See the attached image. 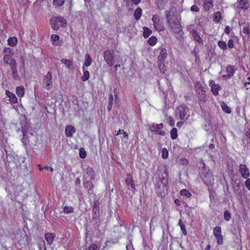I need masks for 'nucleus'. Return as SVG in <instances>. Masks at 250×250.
<instances>
[{
  "label": "nucleus",
  "instance_id": "423d86ee",
  "mask_svg": "<svg viewBox=\"0 0 250 250\" xmlns=\"http://www.w3.org/2000/svg\"><path fill=\"white\" fill-rule=\"evenodd\" d=\"M148 127L150 131L154 132L155 134L163 136L165 135V132L162 130L164 127L163 124H152L149 125Z\"/></svg>",
  "mask_w": 250,
  "mask_h": 250
},
{
  "label": "nucleus",
  "instance_id": "aec40b11",
  "mask_svg": "<svg viewBox=\"0 0 250 250\" xmlns=\"http://www.w3.org/2000/svg\"><path fill=\"white\" fill-rule=\"evenodd\" d=\"M12 71L13 77L14 80L19 81L21 80V77L18 74L17 64L10 67Z\"/></svg>",
  "mask_w": 250,
  "mask_h": 250
},
{
  "label": "nucleus",
  "instance_id": "0e129e2a",
  "mask_svg": "<svg viewBox=\"0 0 250 250\" xmlns=\"http://www.w3.org/2000/svg\"><path fill=\"white\" fill-rule=\"evenodd\" d=\"M126 250H132V245L130 243H129L126 246Z\"/></svg>",
  "mask_w": 250,
  "mask_h": 250
},
{
  "label": "nucleus",
  "instance_id": "a19ab883",
  "mask_svg": "<svg viewBox=\"0 0 250 250\" xmlns=\"http://www.w3.org/2000/svg\"><path fill=\"white\" fill-rule=\"evenodd\" d=\"M74 209L72 207L65 206L63 208V212L65 214H69L73 212Z\"/></svg>",
  "mask_w": 250,
  "mask_h": 250
},
{
  "label": "nucleus",
  "instance_id": "338daca9",
  "mask_svg": "<svg viewBox=\"0 0 250 250\" xmlns=\"http://www.w3.org/2000/svg\"><path fill=\"white\" fill-rule=\"evenodd\" d=\"M183 125V122L182 121H179L177 123V126L178 127H181Z\"/></svg>",
  "mask_w": 250,
  "mask_h": 250
},
{
  "label": "nucleus",
  "instance_id": "c756f323",
  "mask_svg": "<svg viewBox=\"0 0 250 250\" xmlns=\"http://www.w3.org/2000/svg\"><path fill=\"white\" fill-rule=\"evenodd\" d=\"M240 8L246 9L248 8V2L247 0H240L239 2Z\"/></svg>",
  "mask_w": 250,
  "mask_h": 250
},
{
  "label": "nucleus",
  "instance_id": "79ce46f5",
  "mask_svg": "<svg viewBox=\"0 0 250 250\" xmlns=\"http://www.w3.org/2000/svg\"><path fill=\"white\" fill-rule=\"evenodd\" d=\"M64 0H54L53 4L57 7L61 6L64 4Z\"/></svg>",
  "mask_w": 250,
  "mask_h": 250
},
{
  "label": "nucleus",
  "instance_id": "0eeeda50",
  "mask_svg": "<svg viewBox=\"0 0 250 250\" xmlns=\"http://www.w3.org/2000/svg\"><path fill=\"white\" fill-rule=\"evenodd\" d=\"M43 84L44 88L47 90H50L52 86V76L50 72L44 76Z\"/></svg>",
  "mask_w": 250,
  "mask_h": 250
},
{
  "label": "nucleus",
  "instance_id": "c85d7f7f",
  "mask_svg": "<svg viewBox=\"0 0 250 250\" xmlns=\"http://www.w3.org/2000/svg\"><path fill=\"white\" fill-rule=\"evenodd\" d=\"M20 62L21 63V65L20 67V69H21V70H23L21 73L22 75H24V74H25V62H24V60L23 57L21 56L20 57Z\"/></svg>",
  "mask_w": 250,
  "mask_h": 250
},
{
  "label": "nucleus",
  "instance_id": "f03ea898",
  "mask_svg": "<svg viewBox=\"0 0 250 250\" xmlns=\"http://www.w3.org/2000/svg\"><path fill=\"white\" fill-rule=\"evenodd\" d=\"M189 109L185 104H181L178 106L175 111V116L181 120L187 119L189 116Z\"/></svg>",
  "mask_w": 250,
  "mask_h": 250
},
{
  "label": "nucleus",
  "instance_id": "de8ad7c7",
  "mask_svg": "<svg viewBox=\"0 0 250 250\" xmlns=\"http://www.w3.org/2000/svg\"><path fill=\"white\" fill-rule=\"evenodd\" d=\"M224 217L225 220L229 221L231 218V214L228 210L225 211L224 213Z\"/></svg>",
  "mask_w": 250,
  "mask_h": 250
},
{
  "label": "nucleus",
  "instance_id": "a18cd8bd",
  "mask_svg": "<svg viewBox=\"0 0 250 250\" xmlns=\"http://www.w3.org/2000/svg\"><path fill=\"white\" fill-rule=\"evenodd\" d=\"M218 45L219 47L223 49V50H226L227 48V46L226 42L224 41H220L218 42Z\"/></svg>",
  "mask_w": 250,
  "mask_h": 250
},
{
  "label": "nucleus",
  "instance_id": "6ab92c4d",
  "mask_svg": "<svg viewBox=\"0 0 250 250\" xmlns=\"http://www.w3.org/2000/svg\"><path fill=\"white\" fill-rule=\"evenodd\" d=\"M167 56V49L165 48H162L161 49L158 59L160 62H162L166 59Z\"/></svg>",
  "mask_w": 250,
  "mask_h": 250
},
{
  "label": "nucleus",
  "instance_id": "72a5a7b5",
  "mask_svg": "<svg viewBox=\"0 0 250 250\" xmlns=\"http://www.w3.org/2000/svg\"><path fill=\"white\" fill-rule=\"evenodd\" d=\"M165 14L166 17V20L167 21V22H169L171 21H172L173 19V16L171 14V12L170 11L167 10L165 12Z\"/></svg>",
  "mask_w": 250,
  "mask_h": 250
},
{
  "label": "nucleus",
  "instance_id": "20e7f679",
  "mask_svg": "<svg viewBox=\"0 0 250 250\" xmlns=\"http://www.w3.org/2000/svg\"><path fill=\"white\" fill-rule=\"evenodd\" d=\"M152 21L154 27L158 32L163 31L165 29L163 22L159 16L153 15L152 18Z\"/></svg>",
  "mask_w": 250,
  "mask_h": 250
},
{
  "label": "nucleus",
  "instance_id": "8fccbe9b",
  "mask_svg": "<svg viewBox=\"0 0 250 250\" xmlns=\"http://www.w3.org/2000/svg\"><path fill=\"white\" fill-rule=\"evenodd\" d=\"M11 49L10 48H6L4 49V55H11Z\"/></svg>",
  "mask_w": 250,
  "mask_h": 250
},
{
  "label": "nucleus",
  "instance_id": "393cba45",
  "mask_svg": "<svg viewBox=\"0 0 250 250\" xmlns=\"http://www.w3.org/2000/svg\"><path fill=\"white\" fill-rule=\"evenodd\" d=\"M59 36L56 34H53L51 37V41L53 45L57 46L59 44Z\"/></svg>",
  "mask_w": 250,
  "mask_h": 250
},
{
  "label": "nucleus",
  "instance_id": "603ef678",
  "mask_svg": "<svg viewBox=\"0 0 250 250\" xmlns=\"http://www.w3.org/2000/svg\"><path fill=\"white\" fill-rule=\"evenodd\" d=\"M168 122L169 123V125L171 126H172L174 125V124H175V122H174V119H173L172 117H169L168 118Z\"/></svg>",
  "mask_w": 250,
  "mask_h": 250
},
{
  "label": "nucleus",
  "instance_id": "774afa93",
  "mask_svg": "<svg viewBox=\"0 0 250 250\" xmlns=\"http://www.w3.org/2000/svg\"><path fill=\"white\" fill-rule=\"evenodd\" d=\"M132 1L135 4H138L140 2L141 0H132Z\"/></svg>",
  "mask_w": 250,
  "mask_h": 250
},
{
  "label": "nucleus",
  "instance_id": "473e14b6",
  "mask_svg": "<svg viewBox=\"0 0 250 250\" xmlns=\"http://www.w3.org/2000/svg\"><path fill=\"white\" fill-rule=\"evenodd\" d=\"M143 36L145 38L148 37L149 35L152 33V31L148 27H144L143 28Z\"/></svg>",
  "mask_w": 250,
  "mask_h": 250
},
{
  "label": "nucleus",
  "instance_id": "2f4dec72",
  "mask_svg": "<svg viewBox=\"0 0 250 250\" xmlns=\"http://www.w3.org/2000/svg\"><path fill=\"white\" fill-rule=\"evenodd\" d=\"M83 76L82 77L83 81H86L89 78V73L88 71L85 70L84 66L83 67Z\"/></svg>",
  "mask_w": 250,
  "mask_h": 250
},
{
  "label": "nucleus",
  "instance_id": "3c124183",
  "mask_svg": "<svg viewBox=\"0 0 250 250\" xmlns=\"http://www.w3.org/2000/svg\"><path fill=\"white\" fill-rule=\"evenodd\" d=\"M159 69L161 72L164 73L165 71V66L163 63H160L159 65Z\"/></svg>",
  "mask_w": 250,
  "mask_h": 250
},
{
  "label": "nucleus",
  "instance_id": "f8f14e48",
  "mask_svg": "<svg viewBox=\"0 0 250 250\" xmlns=\"http://www.w3.org/2000/svg\"><path fill=\"white\" fill-rule=\"evenodd\" d=\"M209 85L211 87V90L213 94L217 96L218 92L221 89L220 86L218 84L215 83L214 81L211 80L209 82Z\"/></svg>",
  "mask_w": 250,
  "mask_h": 250
},
{
  "label": "nucleus",
  "instance_id": "49530a36",
  "mask_svg": "<svg viewBox=\"0 0 250 250\" xmlns=\"http://www.w3.org/2000/svg\"><path fill=\"white\" fill-rule=\"evenodd\" d=\"M168 156V152L167 148H163L162 150V157L166 159L167 158Z\"/></svg>",
  "mask_w": 250,
  "mask_h": 250
},
{
  "label": "nucleus",
  "instance_id": "b1692460",
  "mask_svg": "<svg viewBox=\"0 0 250 250\" xmlns=\"http://www.w3.org/2000/svg\"><path fill=\"white\" fill-rule=\"evenodd\" d=\"M84 172L86 174L90 177L91 179H93L94 177V171L93 169L88 167L86 166L85 168H84Z\"/></svg>",
  "mask_w": 250,
  "mask_h": 250
},
{
  "label": "nucleus",
  "instance_id": "9d476101",
  "mask_svg": "<svg viewBox=\"0 0 250 250\" xmlns=\"http://www.w3.org/2000/svg\"><path fill=\"white\" fill-rule=\"evenodd\" d=\"M213 235L215 237L218 245H222L223 243V237L221 234V229L220 227H216L213 229Z\"/></svg>",
  "mask_w": 250,
  "mask_h": 250
},
{
  "label": "nucleus",
  "instance_id": "052dcab7",
  "mask_svg": "<svg viewBox=\"0 0 250 250\" xmlns=\"http://www.w3.org/2000/svg\"><path fill=\"white\" fill-rule=\"evenodd\" d=\"M98 248L96 244H92L88 248V250H96Z\"/></svg>",
  "mask_w": 250,
  "mask_h": 250
},
{
  "label": "nucleus",
  "instance_id": "6e6552de",
  "mask_svg": "<svg viewBox=\"0 0 250 250\" xmlns=\"http://www.w3.org/2000/svg\"><path fill=\"white\" fill-rule=\"evenodd\" d=\"M188 30L189 31L190 34L191 35L194 41L198 42L199 43L203 44V41L198 33H197L196 30L195 29L194 25H191L189 26L188 28Z\"/></svg>",
  "mask_w": 250,
  "mask_h": 250
},
{
  "label": "nucleus",
  "instance_id": "7c9ffc66",
  "mask_svg": "<svg viewBox=\"0 0 250 250\" xmlns=\"http://www.w3.org/2000/svg\"><path fill=\"white\" fill-rule=\"evenodd\" d=\"M198 98L201 101H205L206 100V91L203 90V88L201 87V92L199 93Z\"/></svg>",
  "mask_w": 250,
  "mask_h": 250
},
{
  "label": "nucleus",
  "instance_id": "5701e85b",
  "mask_svg": "<svg viewBox=\"0 0 250 250\" xmlns=\"http://www.w3.org/2000/svg\"><path fill=\"white\" fill-rule=\"evenodd\" d=\"M212 6V0H204V8L205 11H208Z\"/></svg>",
  "mask_w": 250,
  "mask_h": 250
},
{
  "label": "nucleus",
  "instance_id": "4d7b16f0",
  "mask_svg": "<svg viewBox=\"0 0 250 250\" xmlns=\"http://www.w3.org/2000/svg\"><path fill=\"white\" fill-rule=\"evenodd\" d=\"M85 188L87 189H88L89 190L92 188H93V185L91 183H86L84 186Z\"/></svg>",
  "mask_w": 250,
  "mask_h": 250
},
{
  "label": "nucleus",
  "instance_id": "1a4fd4ad",
  "mask_svg": "<svg viewBox=\"0 0 250 250\" xmlns=\"http://www.w3.org/2000/svg\"><path fill=\"white\" fill-rule=\"evenodd\" d=\"M104 59L109 66H112L114 63V52L111 50H107L104 53Z\"/></svg>",
  "mask_w": 250,
  "mask_h": 250
},
{
  "label": "nucleus",
  "instance_id": "7ed1b4c3",
  "mask_svg": "<svg viewBox=\"0 0 250 250\" xmlns=\"http://www.w3.org/2000/svg\"><path fill=\"white\" fill-rule=\"evenodd\" d=\"M167 23L173 33L178 35L179 36L178 37V38L183 37V32L182 30L181 26L178 21L173 20Z\"/></svg>",
  "mask_w": 250,
  "mask_h": 250
},
{
  "label": "nucleus",
  "instance_id": "2eb2a0df",
  "mask_svg": "<svg viewBox=\"0 0 250 250\" xmlns=\"http://www.w3.org/2000/svg\"><path fill=\"white\" fill-rule=\"evenodd\" d=\"M5 94L6 96L9 98L8 100L11 104H14L17 103V98L14 93L10 92L8 90H5Z\"/></svg>",
  "mask_w": 250,
  "mask_h": 250
},
{
  "label": "nucleus",
  "instance_id": "680f3d73",
  "mask_svg": "<svg viewBox=\"0 0 250 250\" xmlns=\"http://www.w3.org/2000/svg\"><path fill=\"white\" fill-rule=\"evenodd\" d=\"M180 228H181V230L182 231L183 234L186 235L187 231L186 230V229H185V227L184 225H182Z\"/></svg>",
  "mask_w": 250,
  "mask_h": 250
},
{
  "label": "nucleus",
  "instance_id": "bf43d9fd",
  "mask_svg": "<svg viewBox=\"0 0 250 250\" xmlns=\"http://www.w3.org/2000/svg\"><path fill=\"white\" fill-rule=\"evenodd\" d=\"M196 89H200L201 91V87L203 88V90H205V88L202 86V84L199 83H197L195 85Z\"/></svg>",
  "mask_w": 250,
  "mask_h": 250
},
{
  "label": "nucleus",
  "instance_id": "69168bd1",
  "mask_svg": "<svg viewBox=\"0 0 250 250\" xmlns=\"http://www.w3.org/2000/svg\"><path fill=\"white\" fill-rule=\"evenodd\" d=\"M246 137H248L250 140V127L249 130L246 132Z\"/></svg>",
  "mask_w": 250,
  "mask_h": 250
},
{
  "label": "nucleus",
  "instance_id": "f704fd0d",
  "mask_svg": "<svg viewBox=\"0 0 250 250\" xmlns=\"http://www.w3.org/2000/svg\"><path fill=\"white\" fill-rule=\"evenodd\" d=\"M91 62L92 60L90 55L88 54H86L85 56L84 65L87 67L89 66V65H90Z\"/></svg>",
  "mask_w": 250,
  "mask_h": 250
},
{
  "label": "nucleus",
  "instance_id": "13d9d810",
  "mask_svg": "<svg viewBox=\"0 0 250 250\" xmlns=\"http://www.w3.org/2000/svg\"><path fill=\"white\" fill-rule=\"evenodd\" d=\"M113 100V97L112 95H111L110 96L109 99V106H110L108 107L109 109H110L111 108Z\"/></svg>",
  "mask_w": 250,
  "mask_h": 250
},
{
  "label": "nucleus",
  "instance_id": "f3484780",
  "mask_svg": "<svg viewBox=\"0 0 250 250\" xmlns=\"http://www.w3.org/2000/svg\"><path fill=\"white\" fill-rule=\"evenodd\" d=\"M125 182L128 187V189H131L133 190H135V185L132 180L131 176L129 174H127L125 179Z\"/></svg>",
  "mask_w": 250,
  "mask_h": 250
},
{
  "label": "nucleus",
  "instance_id": "e2e57ef3",
  "mask_svg": "<svg viewBox=\"0 0 250 250\" xmlns=\"http://www.w3.org/2000/svg\"><path fill=\"white\" fill-rule=\"evenodd\" d=\"M230 30H231L230 27L229 26H227L226 27V28L225 29V32L226 34H229V33Z\"/></svg>",
  "mask_w": 250,
  "mask_h": 250
},
{
  "label": "nucleus",
  "instance_id": "a211bd4d",
  "mask_svg": "<svg viewBox=\"0 0 250 250\" xmlns=\"http://www.w3.org/2000/svg\"><path fill=\"white\" fill-rule=\"evenodd\" d=\"M168 3V0H156V4L158 9L162 10L165 8Z\"/></svg>",
  "mask_w": 250,
  "mask_h": 250
},
{
  "label": "nucleus",
  "instance_id": "ddd939ff",
  "mask_svg": "<svg viewBox=\"0 0 250 250\" xmlns=\"http://www.w3.org/2000/svg\"><path fill=\"white\" fill-rule=\"evenodd\" d=\"M3 61L5 63L9 64L10 67L17 64L16 60L12 58L11 55H4Z\"/></svg>",
  "mask_w": 250,
  "mask_h": 250
},
{
  "label": "nucleus",
  "instance_id": "ea45409f",
  "mask_svg": "<svg viewBox=\"0 0 250 250\" xmlns=\"http://www.w3.org/2000/svg\"><path fill=\"white\" fill-rule=\"evenodd\" d=\"M180 194L186 197H190L191 196V193L186 189H182L180 191Z\"/></svg>",
  "mask_w": 250,
  "mask_h": 250
},
{
  "label": "nucleus",
  "instance_id": "9b49d317",
  "mask_svg": "<svg viewBox=\"0 0 250 250\" xmlns=\"http://www.w3.org/2000/svg\"><path fill=\"white\" fill-rule=\"evenodd\" d=\"M239 171L242 177L244 178L247 179L249 177L250 172L246 165L244 164L240 165Z\"/></svg>",
  "mask_w": 250,
  "mask_h": 250
},
{
  "label": "nucleus",
  "instance_id": "09e8293b",
  "mask_svg": "<svg viewBox=\"0 0 250 250\" xmlns=\"http://www.w3.org/2000/svg\"><path fill=\"white\" fill-rule=\"evenodd\" d=\"M80 157L81 158L84 159L86 157V152L83 148H81L79 153Z\"/></svg>",
  "mask_w": 250,
  "mask_h": 250
},
{
  "label": "nucleus",
  "instance_id": "c03bdc74",
  "mask_svg": "<svg viewBox=\"0 0 250 250\" xmlns=\"http://www.w3.org/2000/svg\"><path fill=\"white\" fill-rule=\"evenodd\" d=\"M171 138L174 140L177 137V130L176 128H173L170 131Z\"/></svg>",
  "mask_w": 250,
  "mask_h": 250
},
{
  "label": "nucleus",
  "instance_id": "a878e982",
  "mask_svg": "<svg viewBox=\"0 0 250 250\" xmlns=\"http://www.w3.org/2000/svg\"><path fill=\"white\" fill-rule=\"evenodd\" d=\"M16 92L19 97H22L24 95V88L23 86H18L16 88Z\"/></svg>",
  "mask_w": 250,
  "mask_h": 250
},
{
  "label": "nucleus",
  "instance_id": "cd10ccee",
  "mask_svg": "<svg viewBox=\"0 0 250 250\" xmlns=\"http://www.w3.org/2000/svg\"><path fill=\"white\" fill-rule=\"evenodd\" d=\"M157 42V38L155 36H151L147 41V43L151 46H154L156 44Z\"/></svg>",
  "mask_w": 250,
  "mask_h": 250
},
{
  "label": "nucleus",
  "instance_id": "f257e3e1",
  "mask_svg": "<svg viewBox=\"0 0 250 250\" xmlns=\"http://www.w3.org/2000/svg\"><path fill=\"white\" fill-rule=\"evenodd\" d=\"M52 28L55 30H58L60 26L64 27L66 25V21L62 17H54L50 20Z\"/></svg>",
  "mask_w": 250,
  "mask_h": 250
},
{
  "label": "nucleus",
  "instance_id": "c9c22d12",
  "mask_svg": "<svg viewBox=\"0 0 250 250\" xmlns=\"http://www.w3.org/2000/svg\"><path fill=\"white\" fill-rule=\"evenodd\" d=\"M142 15V9L140 8H137L134 12V17L136 20H138Z\"/></svg>",
  "mask_w": 250,
  "mask_h": 250
},
{
  "label": "nucleus",
  "instance_id": "6e6d98bb",
  "mask_svg": "<svg viewBox=\"0 0 250 250\" xmlns=\"http://www.w3.org/2000/svg\"><path fill=\"white\" fill-rule=\"evenodd\" d=\"M190 10L193 12H198L199 8L196 5H193L191 7Z\"/></svg>",
  "mask_w": 250,
  "mask_h": 250
},
{
  "label": "nucleus",
  "instance_id": "58836bf2",
  "mask_svg": "<svg viewBox=\"0 0 250 250\" xmlns=\"http://www.w3.org/2000/svg\"><path fill=\"white\" fill-rule=\"evenodd\" d=\"M61 61L62 63H64L68 68H70V66L72 64V62L70 60L62 59Z\"/></svg>",
  "mask_w": 250,
  "mask_h": 250
},
{
  "label": "nucleus",
  "instance_id": "bb28decb",
  "mask_svg": "<svg viewBox=\"0 0 250 250\" xmlns=\"http://www.w3.org/2000/svg\"><path fill=\"white\" fill-rule=\"evenodd\" d=\"M18 43V39L16 37H10L7 40V43L11 46H15Z\"/></svg>",
  "mask_w": 250,
  "mask_h": 250
},
{
  "label": "nucleus",
  "instance_id": "37998d69",
  "mask_svg": "<svg viewBox=\"0 0 250 250\" xmlns=\"http://www.w3.org/2000/svg\"><path fill=\"white\" fill-rule=\"evenodd\" d=\"M221 19V14L220 12H216L214 14L213 21H219Z\"/></svg>",
  "mask_w": 250,
  "mask_h": 250
},
{
  "label": "nucleus",
  "instance_id": "4c0bfd02",
  "mask_svg": "<svg viewBox=\"0 0 250 250\" xmlns=\"http://www.w3.org/2000/svg\"><path fill=\"white\" fill-rule=\"evenodd\" d=\"M243 33L245 34H250V26L249 24L244 23L243 24Z\"/></svg>",
  "mask_w": 250,
  "mask_h": 250
},
{
  "label": "nucleus",
  "instance_id": "39448f33",
  "mask_svg": "<svg viewBox=\"0 0 250 250\" xmlns=\"http://www.w3.org/2000/svg\"><path fill=\"white\" fill-rule=\"evenodd\" d=\"M202 178L208 186L212 185L214 182V178L209 170L205 169L202 173Z\"/></svg>",
  "mask_w": 250,
  "mask_h": 250
},
{
  "label": "nucleus",
  "instance_id": "4be33fe9",
  "mask_svg": "<svg viewBox=\"0 0 250 250\" xmlns=\"http://www.w3.org/2000/svg\"><path fill=\"white\" fill-rule=\"evenodd\" d=\"M55 237V233H47L45 234V238L49 245H51L53 243Z\"/></svg>",
  "mask_w": 250,
  "mask_h": 250
},
{
  "label": "nucleus",
  "instance_id": "864d4df0",
  "mask_svg": "<svg viewBox=\"0 0 250 250\" xmlns=\"http://www.w3.org/2000/svg\"><path fill=\"white\" fill-rule=\"evenodd\" d=\"M228 46L229 48H233L234 47V42L232 40L230 39L229 40Z\"/></svg>",
  "mask_w": 250,
  "mask_h": 250
},
{
  "label": "nucleus",
  "instance_id": "dca6fc26",
  "mask_svg": "<svg viewBox=\"0 0 250 250\" xmlns=\"http://www.w3.org/2000/svg\"><path fill=\"white\" fill-rule=\"evenodd\" d=\"M234 72L233 67L231 66H227L226 69V74L224 75L223 77L226 79H229L233 75Z\"/></svg>",
  "mask_w": 250,
  "mask_h": 250
},
{
  "label": "nucleus",
  "instance_id": "e433bc0d",
  "mask_svg": "<svg viewBox=\"0 0 250 250\" xmlns=\"http://www.w3.org/2000/svg\"><path fill=\"white\" fill-rule=\"evenodd\" d=\"M221 105L222 110L225 112L227 113H230L231 112L230 108L225 103H222Z\"/></svg>",
  "mask_w": 250,
  "mask_h": 250
},
{
  "label": "nucleus",
  "instance_id": "4468645a",
  "mask_svg": "<svg viewBox=\"0 0 250 250\" xmlns=\"http://www.w3.org/2000/svg\"><path fill=\"white\" fill-rule=\"evenodd\" d=\"M75 132L76 129L73 126L69 125L65 127V133L67 137H72Z\"/></svg>",
  "mask_w": 250,
  "mask_h": 250
},
{
  "label": "nucleus",
  "instance_id": "412c9836",
  "mask_svg": "<svg viewBox=\"0 0 250 250\" xmlns=\"http://www.w3.org/2000/svg\"><path fill=\"white\" fill-rule=\"evenodd\" d=\"M12 71L13 77L14 80L19 81L21 80V77L18 74L17 64L10 67Z\"/></svg>",
  "mask_w": 250,
  "mask_h": 250
},
{
  "label": "nucleus",
  "instance_id": "5fc2aeb1",
  "mask_svg": "<svg viewBox=\"0 0 250 250\" xmlns=\"http://www.w3.org/2000/svg\"><path fill=\"white\" fill-rule=\"evenodd\" d=\"M245 186L248 190L250 191V179L247 178L245 181Z\"/></svg>",
  "mask_w": 250,
  "mask_h": 250
}]
</instances>
